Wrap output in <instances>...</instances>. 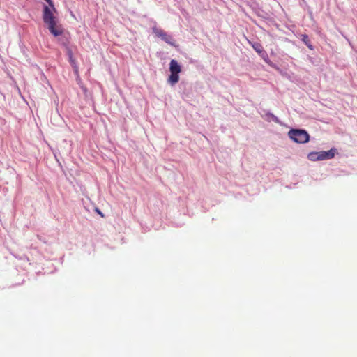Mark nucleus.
<instances>
[{"instance_id": "7", "label": "nucleus", "mask_w": 357, "mask_h": 357, "mask_svg": "<svg viewBox=\"0 0 357 357\" xmlns=\"http://www.w3.org/2000/svg\"><path fill=\"white\" fill-rule=\"evenodd\" d=\"M302 40L305 43V45H307L308 47L312 49V45L308 43L309 39H308V36L306 34L302 35Z\"/></svg>"}, {"instance_id": "11", "label": "nucleus", "mask_w": 357, "mask_h": 357, "mask_svg": "<svg viewBox=\"0 0 357 357\" xmlns=\"http://www.w3.org/2000/svg\"><path fill=\"white\" fill-rule=\"evenodd\" d=\"M96 211L102 217V218H104L105 215L104 214L100 211V210H99L98 208H96Z\"/></svg>"}, {"instance_id": "9", "label": "nucleus", "mask_w": 357, "mask_h": 357, "mask_svg": "<svg viewBox=\"0 0 357 357\" xmlns=\"http://www.w3.org/2000/svg\"><path fill=\"white\" fill-rule=\"evenodd\" d=\"M69 61L70 62V63L73 66V68L75 69V70H77V67L76 66L75 61L73 56L72 57V59H69Z\"/></svg>"}, {"instance_id": "12", "label": "nucleus", "mask_w": 357, "mask_h": 357, "mask_svg": "<svg viewBox=\"0 0 357 357\" xmlns=\"http://www.w3.org/2000/svg\"><path fill=\"white\" fill-rule=\"evenodd\" d=\"M68 55L69 59H72V57L73 56V52H72V51L70 50H68Z\"/></svg>"}, {"instance_id": "2", "label": "nucleus", "mask_w": 357, "mask_h": 357, "mask_svg": "<svg viewBox=\"0 0 357 357\" xmlns=\"http://www.w3.org/2000/svg\"><path fill=\"white\" fill-rule=\"evenodd\" d=\"M288 135L296 143L304 144L310 139L309 134L304 130L291 129L289 131Z\"/></svg>"}, {"instance_id": "1", "label": "nucleus", "mask_w": 357, "mask_h": 357, "mask_svg": "<svg viewBox=\"0 0 357 357\" xmlns=\"http://www.w3.org/2000/svg\"><path fill=\"white\" fill-rule=\"evenodd\" d=\"M56 12V10H54L52 7L44 6L43 19L50 33L54 36H58L62 34L63 29L61 25L57 24L56 18L54 15Z\"/></svg>"}, {"instance_id": "6", "label": "nucleus", "mask_w": 357, "mask_h": 357, "mask_svg": "<svg viewBox=\"0 0 357 357\" xmlns=\"http://www.w3.org/2000/svg\"><path fill=\"white\" fill-rule=\"evenodd\" d=\"M249 43L252 45L253 49L259 54H261L264 52V49L262 45L259 43H251L250 41H248Z\"/></svg>"}, {"instance_id": "3", "label": "nucleus", "mask_w": 357, "mask_h": 357, "mask_svg": "<svg viewBox=\"0 0 357 357\" xmlns=\"http://www.w3.org/2000/svg\"><path fill=\"white\" fill-rule=\"evenodd\" d=\"M169 70L171 75L169 77L168 81L172 85H174L179 80L178 74L181 72V67L176 60L172 59L169 63Z\"/></svg>"}, {"instance_id": "5", "label": "nucleus", "mask_w": 357, "mask_h": 357, "mask_svg": "<svg viewBox=\"0 0 357 357\" xmlns=\"http://www.w3.org/2000/svg\"><path fill=\"white\" fill-rule=\"evenodd\" d=\"M335 156V149H331L328 151H320L317 152V158L318 160H323L326 159H331Z\"/></svg>"}, {"instance_id": "4", "label": "nucleus", "mask_w": 357, "mask_h": 357, "mask_svg": "<svg viewBox=\"0 0 357 357\" xmlns=\"http://www.w3.org/2000/svg\"><path fill=\"white\" fill-rule=\"evenodd\" d=\"M153 32L155 34L156 36L160 37L162 40L166 42L167 43L174 45L173 39L171 36L167 34L165 31H164L162 29L154 27L153 29Z\"/></svg>"}, {"instance_id": "10", "label": "nucleus", "mask_w": 357, "mask_h": 357, "mask_svg": "<svg viewBox=\"0 0 357 357\" xmlns=\"http://www.w3.org/2000/svg\"><path fill=\"white\" fill-rule=\"evenodd\" d=\"M45 1L48 3L49 6L50 7H52L54 10H55V8L54 6V4H53V2L52 1V0H45Z\"/></svg>"}, {"instance_id": "8", "label": "nucleus", "mask_w": 357, "mask_h": 357, "mask_svg": "<svg viewBox=\"0 0 357 357\" xmlns=\"http://www.w3.org/2000/svg\"><path fill=\"white\" fill-rule=\"evenodd\" d=\"M316 157H317V152H312L308 155V158L310 160H318Z\"/></svg>"}]
</instances>
